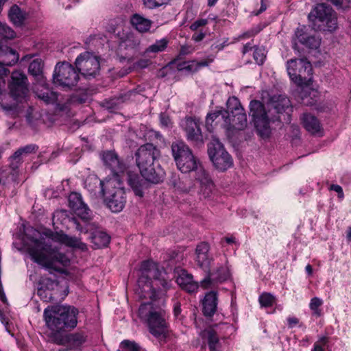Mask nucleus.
Wrapping results in <instances>:
<instances>
[{"mask_svg": "<svg viewBox=\"0 0 351 351\" xmlns=\"http://www.w3.org/2000/svg\"><path fill=\"white\" fill-rule=\"evenodd\" d=\"M291 111L290 101L285 95L273 97L267 107L257 100H252L250 104V115L252 117L258 134L263 138L269 137L271 123H289Z\"/></svg>", "mask_w": 351, "mask_h": 351, "instance_id": "obj_1", "label": "nucleus"}, {"mask_svg": "<svg viewBox=\"0 0 351 351\" xmlns=\"http://www.w3.org/2000/svg\"><path fill=\"white\" fill-rule=\"evenodd\" d=\"M141 272L138 286L141 297L154 301L170 289L171 282L166 278L165 273L157 263L151 261H143Z\"/></svg>", "mask_w": 351, "mask_h": 351, "instance_id": "obj_2", "label": "nucleus"}, {"mask_svg": "<svg viewBox=\"0 0 351 351\" xmlns=\"http://www.w3.org/2000/svg\"><path fill=\"white\" fill-rule=\"evenodd\" d=\"M135 160L142 177L157 184L163 180L165 172L156 161L160 157V149L152 143L141 145L135 152Z\"/></svg>", "mask_w": 351, "mask_h": 351, "instance_id": "obj_3", "label": "nucleus"}, {"mask_svg": "<svg viewBox=\"0 0 351 351\" xmlns=\"http://www.w3.org/2000/svg\"><path fill=\"white\" fill-rule=\"evenodd\" d=\"M32 234H26L28 252L32 260L47 268H53L55 263H58L63 266L70 263V259L63 253L59 252H47L45 238L36 230H31Z\"/></svg>", "mask_w": 351, "mask_h": 351, "instance_id": "obj_4", "label": "nucleus"}, {"mask_svg": "<svg viewBox=\"0 0 351 351\" xmlns=\"http://www.w3.org/2000/svg\"><path fill=\"white\" fill-rule=\"evenodd\" d=\"M78 310L71 306H54L44 311V319L48 328L53 332H60L65 328L77 326Z\"/></svg>", "mask_w": 351, "mask_h": 351, "instance_id": "obj_5", "label": "nucleus"}, {"mask_svg": "<svg viewBox=\"0 0 351 351\" xmlns=\"http://www.w3.org/2000/svg\"><path fill=\"white\" fill-rule=\"evenodd\" d=\"M104 201L114 213L121 211L126 204V194L122 182L117 176L106 181H100Z\"/></svg>", "mask_w": 351, "mask_h": 351, "instance_id": "obj_6", "label": "nucleus"}, {"mask_svg": "<svg viewBox=\"0 0 351 351\" xmlns=\"http://www.w3.org/2000/svg\"><path fill=\"white\" fill-rule=\"evenodd\" d=\"M308 18L315 31L332 32L337 27L336 13L326 3L317 4L308 14Z\"/></svg>", "mask_w": 351, "mask_h": 351, "instance_id": "obj_7", "label": "nucleus"}, {"mask_svg": "<svg viewBox=\"0 0 351 351\" xmlns=\"http://www.w3.org/2000/svg\"><path fill=\"white\" fill-rule=\"evenodd\" d=\"M138 315L147 322L149 332L154 336L159 337L165 334L167 323L164 310L154 308L152 303H144L139 307Z\"/></svg>", "mask_w": 351, "mask_h": 351, "instance_id": "obj_8", "label": "nucleus"}, {"mask_svg": "<svg viewBox=\"0 0 351 351\" xmlns=\"http://www.w3.org/2000/svg\"><path fill=\"white\" fill-rule=\"evenodd\" d=\"M171 152L178 169L184 173L193 171L200 163L188 145L182 141L173 143Z\"/></svg>", "mask_w": 351, "mask_h": 351, "instance_id": "obj_9", "label": "nucleus"}, {"mask_svg": "<svg viewBox=\"0 0 351 351\" xmlns=\"http://www.w3.org/2000/svg\"><path fill=\"white\" fill-rule=\"evenodd\" d=\"M287 70L291 80L298 86H308L311 84L313 68L306 59L289 60L287 62Z\"/></svg>", "mask_w": 351, "mask_h": 351, "instance_id": "obj_10", "label": "nucleus"}, {"mask_svg": "<svg viewBox=\"0 0 351 351\" xmlns=\"http://www.w3.org/2000/svg\"><path fill=\"white\" fill-rule=\"evenodd\" d=\"M79 74L75 69L66 62H58L53 75V83L64 88H71L76 86Z\"/></svg>", "mask_w": 351, "mask_h": 351, "instance_id": "obj_11", "label": "nucleus"}, {"mask_svg": "<svg viewBox=\"0 0 351 351\" xmlns=\"http://www.w3.org/2000/svg\"><path fill=\"white\" fill-rule=\"evenodd\" d=\"M228 111L230 110V123H223V127L227 130H242L247 126V115L244 108L241 106L239 99L235 97H230L227 101Z\"/></svg>", "mask_w": 351, "mask_h": 351, "instance_id": "obj_12", "label": "nucleus"}, {"mask_svg": "<svg viewBox=\"0 0 351 351\" xmlns=\"http://www.w3.org/2000/svg\"><path fill=\"white\" fill-rule=\"evenodd\" d=\"M208 153L213 165L219 171H224L233 165L231 156L219 141L208 144Z\"/></svg>", "mask_w": 351, "mask_h": 351, "instance_id": "obj_13", "label": "nucleus"}, {"mask_svg": "<svg viewBox=\"0 0 351 351\" xmlns=\"http://www.w3.org/2000/svg\"><path fill=\"white\" fill-rule=\"evenodd\" d=\"M75 64L77 71L85 77H95L100 69L99 58L88 51L81 53L76 58Z\"/></svg>", "mask_w": 351, "mask_h": 351, "instance_id": "obj_14", "label": "nucleus"}, {"mask_svg": "<svg viewBox=\"0 0 351 351\" xmlns=\"http://www.w3.org/2000/svg\"><path fill=\"white\" fill-rule=\"evenodd\" d=\"M8 88L10 96L14 100L23 99L28 93L27 78L26 75L18 71L12 72Z\"/></svg>", "mask_w": 351, "mask_h": 351, "instance_id": "obj_15", "label": "nucleus"}, {"mask_svg": "<svg viewBox=\"0 0 351 351\" xmlns=\"http://www.w3.org/2000/svg\"><path fill=\"white\" fill-rule=\"evenodd\" d=\"M182 127L186 133L187 140L194 146L201 147L204 145V137L198 119L186 117L182 122Z\"/></svg>", "mask_w": 351, "mask_h": 351, "instance_id": "obj_16", "label": "nucleus"}, {"mask_svg": "<svg viewBox=\"0 0 351 351\" xmlns=\"http://www.w3.org/2000/svg\"><path fill=\"white\" fill-rule=\"evenodd\" d=\"M69 207L82 220L88 221L92 218L91 210L82 200L81 194L73 192L69 196Z\"/></svg>", "mask_w": 351, "mask_h": 351, "instance_id": "obj_17", "label": "nucleus"}, {"mask_svg": "<svg viewBox=\"0 0 351 351\" xmlns=\"http://www.w3.org/2000/svg\"><path fill=\"white\" fill-rule=\"evenodd\" d=\"M207 276L201 282V285L204 289L210 287L213 282H223L229 278V271L226 265V262L217 265L213 269L207 271Z\"/></svg>", "mask_w": 351, "mask_h": 351, "instance_id": "obj_18", "label": "nucleus"}, {"mask_svg": "<svg viewBox=\"0 0 351 351\" xmlns=\"http://www.w3.org/2000/svg\"><path fill=\"white\" fill-rule=\"evenodd\" d=\"M140 42L133 37H128L121 45L120 47V61L127 60L128 62L133 60L134 57L138 51Z\"/></svg>", "mask_w": 351, "mask_h": 351, "instance_id": "obj_19", "label": "nucleus"}, {"mask_svg": "<svg viewBox=\"0 0 351 351\" xmlns=\"http://www.w3.org/2000/svg\"><path fill=\"white\" fill-rule=\"evenodd\" d=\"M209 245L206 243H201L195 250V262L204 271H209L213 258L208 255Z\"/></svg>", "mask_w": 351, "mask_h": 351, "instance_id": "obj_20", "label": "nucleus"}, {"mask_svg": "<svg viewBox=\"0 0 351 351\" xmlns=\"http://www.w3.org/2000/svg\"><path fill=\"white\" fill-rule=\"evenodd\" d=\"M176 282L178 285L188 293H194L198 289L197 282L193 280V276L184 269H177Z\"/></svg>", "mask_w": 351, "mask_h": 351, "instance_id": "obj_21", "label": "nucleus"}, {"mask_svg": "<svg viewBox=\"0 0 351 351\" xmlns=\"http://www.w3.org/2000/svg\"><path fill=\"white\" fill-rule=\"evenodd\" d=\"M53 239L72 248L79 249L83 252L88 250L87 245L82 242L80 238L76 237L69 236L61 232L57 233Z\"/></svg>", "mask_w": 351, "mask_h": 351, "instance_id": "obj_22", "label": "nucleus"}, {"mask_svg": "<svg viewBox=\"0 0 351 351\" xmlns=\"http://www.w3.org/2000/svg\"><path fill=\"white\" fill-rule=\"evenodd\" d=\"M295 35L298 41L306 47L317 49L319 47L320 38L306 33L302 29H297Z\"/></svg>", "mask_w": 351, "mask_h": 351, "instance_id": "obj_23", "label": "nucleus"}, {"mask_svg": "<svg viewBox=\"0 0 351 351\" xmlns=\"http://www.w3.org/2000/svg\"><path fill=\"white\" fill-rule=\"evenodd\" d=\"M43 65L41 59H35L30 62L28 71L34 77L38 83L44 86L46 85V80L43 72Z\"/></svg>", "mask_w": 351, "mask_h": 351, "instance_id": "obj_24", "label": "nucleus"}, {"mask_svg": "<svg viewBox=\"0 0 351 351\" xmlns=\"http://www.w3.org/2000/svg\"><path fill=\"white\" fill-rule=\"evenodd\" d=\"M193 171H195V180L199 182L202 186L206 187V190H208V191H206V193L208 195L213 186V182L209 173L203 168L201 163H199L197 168L193 170Z\"/></svg>", "mask_w": 351, "mask_h": 351, "instance_id": "obj_25", "label": "nucleus"}, {"mask_svg": "<svg viewBox=\"0 0 351 351\" xmlns=\"http://www.w3.org/2000/svg\"><path fill=\"white\" fill-rule=\"evenodd\" d=\"M302 123L304 128L313 134L320 132L321 125L319 120L313 115L308 113L303 114Z\"/></svg>", "mask_w": 351, "mask_h": 351, "instance_id": "obj_26", "label": "nucleus"}, {"mask_svg": "<svg viewBox=\"0 0 351 351\" xmlns=\"http://www.w3.org/2000/svg\"><path fill=\"white\" fill-rule=\"evenodd\" d=\"M217 293L215 291L208 293L203 301V312L206 316H212L217 309Z\"/></svg>", "mask_w": 351, "mask_h": 351, "instance_id": "obj_27", "label": "nucleus"}, {"mask_svg": "<svg viewBox=\"0 0 351 351\" xmlns=\"http://www.w3.org/2000/svg\"><path fill=\"white\" fill-rule=\"evenodd\" d=\"M102 159L105 165L114 173L122 171L123 169L122 164L120 163L117 154L113 152H104Z\"/></svg>", "mask_w": 351, "mask_h": 351, "instance_id": "obj_28", "label": "nucleus"}, {"mask_svg": "<svg viewBox=\"0 0 351 351\" xmlns=\"http://www.w3.org/2000/svg\"><path fill=\"white\" fill-rule=\"evenodd\" d=\"M171 184L174 189L180 193H187L193 188L194 184L193 180L187 176L182 178L174 177L171 181Z\"/></svg>", "mask_w": 351, "mask_h": 351, "instance_id": "obj_29", "label": "nucleus"}, {"mask_svg": "<svg viewBox=\"0 0 351 351\" xmlns=\"http://www.w3.org/2000/svg\"><path fill=\"white\" fill-rule=\"evenodd\" d=\"M146 180H143L136 174H130L128 176V183L132 191L136 196L140 197L143 196V189L146 185Z\"/></svg>", "mask_w": 351, "mask_h": 351, "instance_id": "obj_30", "label": "nucleus"}, {"mask_svg": "<svg viewBox=\"0 0 351 351\" xmlns=\"http://www.w3.org/2000/svg\"><path fill=\"white\" fill-rule=\"evenodd\" d=\"M10 21L16 26H21L27 18V13L17 5H13L8 12Z\"/></svg>", "mask_w": 351, "mask_h": 351, "instance_id": "obj_31", "label": "nucleus"}, {"mask_svg": "<svg viewBox=\"0 0 351 351\" xmlns=\"http://www.w3.org/2000/svg\"><path fill=\"white\" fill-rule=\"evenodd\" d=\"M110 240L109 235L102 230H96L91 233L90 241L97 248L107 246Z\"/></svg>", "mask_w": 351, "mask_h": 351, "instance_id": "obj_32", "label": "nucleus"}, {"mask_svg": "<svg viewBox=\"0 0 351 351\" xmlns=\"http://www.w3.org/2000/svg\"><path fill=\"white\" fill-rule=\"evenodd\" d=\"M131 23L139 32H146L150 29L152 21L140 14H135L131 19Z\"/></svg>", "mask_w": 351, "mask_h": 351, "instance_id": "obj_33", "label": "nucleus"}, {"mask_svg": "<svg viewBox=\"0 0 351 351\" xmlns=\"http://www.w3.org/2000/svg\"><path fill=\"white\" fill-rule=\"evenodd\" d=\"M217 119H221L225 123H230V116L228 110L223 109L216 110L215 112L208 114L206 116V122L207 125H212L213 121Z\"/></svg>", "mask_w": 351, "mask_h": 351, "instance_id": "obj_34", "label": "nucleus"}, {"mask_svg": "<svg viewBox=\"0 0 351 351\" xmlns=\"http://www.w3.org/2000/svg\"><path fill=\"white\" fill-rule=\"evenodd\" d=\"M208 65L207 61L197 62L195 60L190 62H183L180 63L178 66V69L180 71L186 70L191 72H195L197 71L199 67L206 66Z\"/></svg>", "mask_w": 351, "mask_h": 351, "instance_id": "obj_35", "label": "nucleus"}, {"mask_svg": "<svg viewBox=\"0 0 351 351\" xmlns=\"http://www.w3.org/2000/svg\"><path fill=\"white\" fill-rule=\"evenodd\" d=\"M66 341L73 346H79L86 341V337L81 332L71 333L66 336Z\"/></svg>", "mask_w": 351, "mask_h": 351, "instance_id": "obj_36", "label": "nucleus"}, {"mask_svg": "<svg viewBox=\"0 0 351 351\" xmlns=\"http://www.w3.org/2000/svg\"><path fill=\"white\" fill-rule=\"evenodd\" d=\"M205 335L208 339V347L221 346L219 337L215 330L210 328L204 331Z\"/></svg>", "mask_w": 351, "mask_h": 351, "instance_id": "obj_37", "label": "nucleus"}, {"mask_svg": "<svg viewBox=\"0 0 351 351\" xmlns=\"http://www.w3.org/2000/svg\"><path fill=\"white\" fill-rule=\"evenodd\" d=\"M253 57L258 64H263L266 58L265 48L263 47H254Z\"/></svg>", "mask_w": 351, "mask_h": 351, "instance_id": "obj_38", "label": "nucleus"}, {"mask_svg": "<svg viewBox=\"0 0 351 351\" xmlns=\"http://www.w3.org/2000/svg\"><path fill=\"white\" fill-rule=\"evenodd\" d=\"M167 45V41L165 39H161L160 40H157L154 44L150 45L147 49V52H154L157 53L159 51H163Z\"/></svg>", "mask_w": 351, "mask_h": 351, "instance_id": "obj_39", "label": "nucleus"}, {"mask_svg": "<svg viewBox=\"0 0 351 351\" xmlns=\"http://www.w3.org/2000/svg\"><path fill=\"white\" fill-rule=\"evenodd\" d=\"M275 298L271 293H263L259 297V302L262 306L269 307L273 305Z\"/></svg>", "mask_w": 351, "mask_h": 351, "instance_id": "obj_40", "label": "nucleus"}, {"mask_svg": "<svg viewBox=\"0 0 351 351\" xmlns=\"http://www.w3.org/2000/svg\"><path fill=\"white\" fill-rule=\"evenodd\" d=\"M14 30L5 24H0V37L5 39H12L15 37Z\"/></svg>", "mask_w": 351, "mask_h": 351, "instance_id": "obj_41", "label": "nucleus"}, {"mask_svg": "<svg viewBox=\"0 0 351 351\" xmlns=\"http://www.w3.org/2000/svg\"><path fill=\"white\" fill-rule=\"evenodd\" d=\"M38 97L47 104H53L58 99V95L56 92L48 91L38 95Z\"/></svg>", "mask_w": 351, "mask_h": 351, "instance_id": "obj_42", "label": "nucleus"}, {"mask_svg": "<svg viewBox=\"0 0 351 351\" xmlns=\"http://www.w3.org/2000/svg\"><path fill=\"white\" fill-rule=\"evenodd\" d=\"M170 0H143V5L149 8L154 9L166 5Z\"/></svg>", "mask_w": 351, "mask_h": 351, "instance_id": "obj_43", "label": "nucleus"}, {"mask_svg": "<svg viewBox=\"0 0 351 351\" xmlns=\"http://www.w3.org/2000/svg\"><path fill=\"white\" fill-rule=\"evenodd\" d=\"M323 302L319 298H313L311 300L309 307L313 311V314L317 316H320V310L319 307L322 304Z\"/></svg>", "mask_w": 351, "mask_h": 351, "instance_id": "obj_44", "label": "nucleus"}, {"mask_svg": "<svg viewBox=\"0 0 351 351\" xmlns=\"http://www.w3.org/2000/svg\"><path fill=\"white\" fill-rule=\"evenodd\" d=\"M23 162V157L16 152L10 158V166L12 170L17 169Z\"/></svg>", "mask_w": 351, "mask_h": 351, "instance_id": "obj_45", "label": "nucleus"}, {"mask_svg": "<svg viewBox=\"0 0 351 351\" xmlns=\"http://www.w3.org/2000/svg\"><path fill=\"white\" fill-rule=\"evenodd\" d=\"M120 348L126 351H139V346L134 341L124 340L121 343Z\"/></svg>", "mask_w": 351, "mask_h": 351, "instance_id": "obj_46", "label": "nucleus"}, {"mask_svg": "<svg viewBox=\"0 0 351 351\" xmlns=\"http://www.w3.org/2000/svg\"><path fill=\"white\" fill-rule=\"evenodd\" d=\"M67 212L64 210H56L53 215V223H63L64 220L67 219Z\"/></svg>", "mask_w": 351, "mask_h": 351, "instance_id": "obj_47", "label": "nucleus"}, {"mask_svg": "<svg viewBox=\"0 0 351 351\" xmlns=\"http://www.w3.org/2000/svg\"><path fill=\"white\" fill-rule=\"evenodd\" d=\"M37 147L35 145H28L25 147L19 148L16 152L21 156L32 152H34Z\"/></svg>", "mask_w": 351, "mask_h": 351, "instance_id": "obj_48", "label": "nucleus"}, {"mask_svg": "<svg viewBox=\"0 0 351 351\" xmlns=\"http://www.w3.org/2000/svg\"><path fill=\"white\" fill-rule=\"evenodd\" d=\"M298 101L306 106H312L315 103L312 98H308L306 96V93L303 91V89H302L301 95L299 96Z\"/></svg>", "mask_w": 351, "mask_h": 351, "instance_id": "obj_49", "label": "nucleus"}, {"mask_svg": "<svg viewBox=\"0 0 351 351\" xmlns=\"http://www.w3.org/2000/svg\"><path fill=\"white\" fill-rule=\"evenodd\" d=\"M208 23V20L204 19H201L195 21L191 25L190 28L193 31H196L199 27L206 25Z\"/></svg>", "mask_w": 351, "mask_h": 351, "instance_id": "obj_50", "label": "nucleus"}, {"mask_svg": "<svg viewBox=\"0 0 351 351\" xmlns=\"http://www.w3.org/2000/svg\"><path fill=\"white\" fill-rule=\"evenodd\" d=\"M327 342V338L326 337H322L319 339V340L316 342L314 345L313 349L312 351H324L322 346L325 345Z\"/></svg>", "mask_w": 351, "mask_h": 351, "instance_id": "obj_51", "label": "nucleus"}, {"mask_svg": "<svg viewBox=\"0 0 351 351\" xmlns=\"http://www.w3.org/2000/svg\"><path fill=\"white\" fill-rule=\"evenodd\" d=\"M135 94H136V92H134L133 90H129L126 93L120 94V95L118 97V99L120 100V101H121V102H124V101L130 99V97L132 95H134Z\"/></svg>", "mask_w": 351, "mask_h": 351, "instance_id": "obj_52", "label": "nucleus"}, {"mask_svg": "<svg viewBox=\"0 0 351 351\" xmlns=\"http://www.w3.org/2000/svg\"><path fill=\"white\" fill-rule=\"evenodd\" d=\"M330 190L334 191L338 193V197L340 199H343L344 197L342 187L338 184H332L330 186Z\"/></svg>", "mask_w": 351, "mask_h": 351, "instance_id": "obj_53", "label": "nucleus"}, {"mask_svg": "<svg viewBox=\"0 0 351 351\" xmlns=\"http://www.w3.org/2000/svg\"><path fill=\"white\" fill-rule=\"evenodd\" d=\"M160 120L161 124L165 127H169L171 124L169 117L165 114H160Z\"/></svg>", "mask_w": 351, "mask_h": 351, "instance_id": "obj_54", "label": "nucleus"}, {"mask_svg": "<svg viewBox=\"0 0 351 351\" xmlns=\"http://www.w3.org/2000/svg\"><path fill=\"white\" fill-rule=\"evenodd\" d=\"M269 0H261V8L257 12H254V14L255 16H258L261 13L263 12L266 10L268 5Z\"/></svg>", "mask_w": 351, "mask_h": 351, "instance_id": "obj_55", "label": "nucleus"}, {"mask_svg": "<svg viewBox=\"0 0 351 351\" xmlns=\"http://www.w3.org/2000/svg\"><path fill=\"white\" fill-rule=\"evenodd\" d=\"M71 220L75 225V228L77 230L80 231V232L84 233H87L88 232L89 230L86 228H83L75 218H72Z\"/></svg>", "mask_w": 351, "mask_h": 351, "instance_id": "obj_56", "label": "nucleus"}, {"mask_svg": "<svg viewBox=\"0 0 351 351\" xmlns=\"http://www.w3.org/2000/svg\"><path fill=\"white\" fill-rule=\"evenodd\" d=\"M205 37V34L202 32H196L192 36L193 40L196 42L201 41Z\"/></svg>", "mask_w": 351, "mask_h": 351, "instance_id": "obj_57", "label": "nucleus"}, {"mask_svg": "<svg viewBox=\"0 0 351 351\" xmlns=\"http://www.w3.org/2000/svg\"><path fill=\"white\" fill-rule=\"evenodd\" d=\"M148 64L149 60L142 59L135 63V66H136L137 68L143 69L147 67Z\"/></svg>", "mask_w": 351, "mask_h": 351, "instance_id": "obj_58", "label": "nucleus"}, {"mask_svg": "<svg viewBox=\"0 0 351 351\" xmlns=\"http://www.w3.org/2000/svg\"><path fill=\"white\" fill-rule=\"evenodd\" d=\"M257 32H258L257 31L251 29V30H249V31L243 33V34L240 35L239 38L242 39V38H250V37L254 36L256 34H257Z\"/></svg>", "mask_w": 351, "mask_h": 351, "instance_id": "obj_59", "label": "nucleus"}, {"mask_svg": "<svg viewBox=\"0 0 351 351\" xmlns=\"http://www.w3.org/2000/svg\"><path fill=\"white\" fill-rule=\"evenodd\" d=\"M227 42H228V40H225L222 43L213 45L211 46V47H212L213 49H216L217 51H221V50H222L224 48L225 46L228 45Z\"/></svg>", "mask_w": 351, "mask_h": 351, "instance_id": "obj_60", "label": "nucleus"}, {"mask_svg": "<svg viewBox=\"0 0 351 351\" xmlns=\"http://www.w3.org/2000/svg\"><path fill=\"white\" fill-rule=\"evenodd\" d=\"M287 321H288V323H289V326H290V327H293V326H295V325H296V324L298 323V322H299L298 319V318H296V317H289V318H288V319H287Z\"/></svg>", "mask_w": 351, "mask_h": 351, "instance_id": "obj_61", "label": "nucleus"}, {"mask_svg": "<svg viewBox=\"0 0 351 351\" xmlns=\"http://www.w3.org/2000/svg\"><path fill=\"white\" fill-rule=\"evenodd\" d=\"M45 280L47 286H51L52 288H53L54 286L58 287V285L56 280H53L49 278H47Z\"/></svg>", "mask_w": 351, "mask_h": 351, "instance_id": "obj_62", "label": "nucleus"}, {"mask_svg": "<svg viewBox=\"0 0 351 351\" xmlns=\"http://www.w3.org/2000/svg\"><path fill=\"white\" fill-rule=\"evenodd\" d=\"M0 300L5 304L7 303V298L5 295V293H3V289H2V285H1V282H0Z\"/></svg>", "mask_w": 351, "mask_h": 351, "instance_id": "obj_63", "label": "nucleus"}, {"mask_svg": "<svg viewBox=\"0 0 351 351\" xmlns=\"http://www.w3.org/2000/svg\"><path fill=\"white\" fill-rule=\"evenodd\" d=\"M173 311H174L175 316H176V317L178 316L180 314V313H181V308H180V304H176L175 305Z\"/></svg>", "mask_w": 351, "mask_h": 351, "instance_id": "obj_64", "label": "nucleus"}]
</instances>
